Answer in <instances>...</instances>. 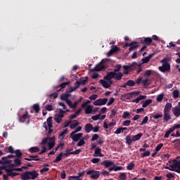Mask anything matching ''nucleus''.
I'll return each mask as SVG.
<instances>
[{"instance_id":"nucleus-1","label":"nucleus","mask_w":180,"mask_h":180,"mask_svg":"<svg viewBox=\"0 0 180 180\" xmlns=\"http://www.w3.org/2000/svg\"><path fill=\"white\" fill-rule=\"evenodd\" d=\"M165 168V169L174 171L177 174H180V160H174V164L170 165L169 167L166 166Z\"/></svg>"},{"instance_id":"nucleus-2","label":"nucleus","mask_w":180,"mask_h":180,"mask_svg":"<svg viewBox=\"0 0 180 180\" xmlns=\"http://www.w3.org/2000/svg\"><path fill=\"white\" fill-rule=\"evenodd\" d=\"M138 95H140V91H132V92H129V93H127L124 94H122L121 96V101H130V99H131V98H133V96H137Z\"/></svg>"},{"instance_id":"nucleus-3","label":"nucleus","mask_w":180,"mask_h":180,"mask_svg":"<svg viewBox=\"0 0 180 180\" xmlns=\"http://www.w3.org/2000/svg\"><path fill=\"white\" fill-rule=\"evenodd\" d=\"M86 175H89L91 179L94 180L99 179V176H101V172L95 169L86 170Z\"/></svg>"},{"instance_id":"nucleus-4","label":"nucleus","mask_w":180,"mask_h":180,"mask_svg":"<svg viewBox=\"0 0 180 180\" xmlns=\"http://www.w3.org/2000/svg\"><path fill=\"white\" fill-rule=\"evenodd\" d=\"M109 61H110V59H103L100 63L96 65L94 71H103V70H106V66L103 64H106V63H109Z\"/></svg>"},{"instance_id":"nucleus-5","label":"nucleus","mask_w":180,"mask_h":180,"mask_svg":"<svg viewBox=\"0 0 180 180\" xmlns=\"http://www.w3.org/2000/svg\"><path fill=\"white\" fill-rule=\"evenodd\" d=\"M136 84L137 85H140V84H142L143 86H148L150 85V80L148 79H143L142 77H138L136 79Z\"/></svg>"},{"instance_id":"nucleus-6","label":"nucleus","mask_w":180,"mask_h":180,"mask_svg":"<svg viewBox=\"0 0 180 180\" xmlns=\"http://www.w3.org/2000/svg\"><path fill=\"white\" fill-rule=\"evenodd\" d=\"M108 102V98H98L97 100H96L93 104L95 106H102L103 105H106V103Z\"/></svg>"},{"instance_id":"nucleus-7","label":"nucleus","mask_w":180,"mask_h":180,"mask_svg":"<svg viewBox=\"0 0 180 180\" xmlns=\"http://www.w3.org/2000/svg\"><path fill=\"white\" fill-rule=\"evenodd\" d=\"M161 72H169L171 71V65L169 64L162 65L159 67Z\"/></svg>"},{"instance_id":"nucleus-8","label":"nucleus","mask_w":180,"mask_h":180,"mask_svg":"<svg viewBox=\"0 0 180 180\" xmlns=\"http://www.w3.org/2000/svg\"><path fill=\"white\" fill-rule=\"evenodd\" d=\"M82 136H84V134L82 133L72 134V132L70 134V139H72V141H75V143H77V141H78L81 139V137H82Z\"/></svg>"},{"instance_id":"nucleus-9","label":"nucleus","mask_w":180,"mask_h":180,"mask_svg":"<svg viewBox=\"0 0 180 180\" xmlns=\"http://www.w3.org/2000/svg\"><path fill=\"white\" fill-rule=\"evenodd\" d=\"M173 115L175 117H179L180 116V101L178 103V105L172 108Z\"/></svg>"},{"instance_id":"nucleus-10","label":"nucleus","mask_w":180,"mask_h":180,"mask_svg":"<svg viewBox=\"0 0 180 180\" xmlns=\"http://www.w3.org/2000/svg\"><path fill=\"white\" fill-rule=\"evenodd\" d=\"M115 78V72H109L107 73L106 76L104 77V79L106 81H110V84H112V79Z\"/></svg>"},{"instance_id":"nucleus-11","label":"nucleus","mask_w":180,"mask_h":180,"mask_svg":"<svg viewBox=\"0 0 180 180\" xmlns=\"http://www.w3.org/2000/svg\"><path fill=\"white\" fill-rule=\"evenodd\" d=\"M18 117L20 122H24L26 120V119H30V115H29V112L25 111V113L24 115H20Z\"/></svg>"},{"instance_id":"nucleus-12","label":"nucleus","mask_w":180,"mask_h":180,"mask_svg":"<svg viewBox=\"0 0 180 180\" xmlns=\"http://www.w3.org/2000/svg\"><path fill=\"white\" fill-rule=\"evenodd\" d=\"M78 88H79V82L76 81L75 82V86H70L68 91L71 94L72 92H75V91L77 90Z\"/></svg>"},{"instance_id":"nucleus-13","label":"nucleus","mask_w":180,"mask_h":180,"mask_svg":"<svg viewBox=\"0 0 180 180\" xmlns=\"http://www.w3.org/2000/svg\"><path fill=\"white\" fill-rule=\"evenodd\" d=\"M141 44H146V46H150L153 43V39L151 37L144 38L143 40L141 41Z\"/></svg>"},{"instance_id":"nucleus-14","label":"nucleus","mask_w":180,"mask_h":180,"mask_svg":"<svg viewBox=\"0 0 180 180\" xmlns=\"http://www.w3.org/2000/svg\"><path fill=\"white\" fill-rule=\"evenodd\" d=\"M14 165H4L1 167V169L6 171V172H11V171H13L14 168Z\"/></svg>"},{"instance_id":"nucleus-15","label":"nucleus","mask_w":180,"mask_h":180,"mask_svg":"<svg viewBox=\"0 0 180 180\" xmlns=\"http://www.w3.org/2000/svg\"><path fill=\"white\" fill-rule=\"evenodd\" d=\"M28 174L31 178V179H36L37 176H39V173H37V171H28Z\"/></svg>"},{"instance_id":"nucleus-16","label":"nucleus","mask_w":180,"mask_h":180,"mask_svg":"<svg viewBox=\"0 0 180 180\" xmlns=\"http://www.w3.org/2000/svg\"><path fill=\"white\" fill-rule=\"evenodd\" d=\"M55 141H56L55 136L50 138L49 142L48 143L49 150H51V148H53V147H54V146L56 144Z\"/></svg>"},{"instance_id":"nucleus-17","label":"nucleus","mask_w":180,"mask_h":180,"mask_svg":"<svg viewBox=\"0 0 180 180\" xmlns=\"http://www.w3.org/2000/svg\"><path fill=\"white\" fill-rule=\"evenodd\" d=\"M118 50H119V47H117V46H115L112 49H110L108 52L107 56L108 57H110V56H112V54H115V53H117Z\"/></svg>"},{"instance_id":"nucleus-18","label":"nucleus","mask_w":180,"mask_h":180,"mask_svg":"<svg viewBox=\"0 0 180 180\" xmlns=\"http://www.w3.org/2000/svg\"><path fill=\"white\" fill-rule=\"evenodd\" d=\"M69 96H71V93L69 92L68 90V91H65V94H63L61 95L60 99H61V101H66L68 100V97H69Z\"/></svg>"},{"instance_id":"nucleus-19","label":"nucleus","mask_w":180,"mask_h":180,"mask_svg":"<svg viewBox=\"0 0 180 180\" xmlns=\"http://www.w3.org/2000/svg\"><path fill=\"white\" fill-rule=\"evenodd\" d=\"M85 174V170H84L82 172H78L77 175L78 176H69V180L72 179H79V178H81V176H83V175Z\"/></svg>"},{"instance_id":"nucleus-20","label":"nucleus","mask_w":180,"mask_h":180,"mask_svg":"<svg viewBox=\"0 0 180 180\" xmlns=\"http://www.w3.org/2000/svg\"><path fill=\"white\" fill-rule=\"evenodd\" d=\"M102 149L99 147L95 148L94 157H103L101 153Z\"/></svg>"},{"instance_id":"nucleus-21","label":"nucleus","mask_w":180,"mask_h":180,"mask_svg":"<svg viewBox=\"0 0 180 180\" xmlns=\"http://www.w3.org/2000/svg\"><path fill=\"white\" fill-rule=\"evenodd\" d=\"M123 78V73L119 72H114V79L116 81H120Z\"/></svg>"},{"instance_id":"nucleus-22","label":"nucleus","mask_w":180,"mask_h":180,"mask_svg":"<svg viewBox=\"0 0 180 180\" xmlns=\"http://www.w3.org/2000/svg\"><path fill=\"white\" fill-rule=\"evenodd\" d=\"M153 57H154V53L149 54L147 57L142 59V63L147 64V63H148V61H150Z\"/></svg>"},{"instance_id":"nucleus-23","label":"nucleus","mask_w":180,"mask_h":180,"mask_svg":"<svg viewBox=\"0 0 180 180\" xmlns=\"http://www.w3.org/2000/svg\"><path fill=\"white\" fill-rule=\"evenodd\" d=\"M22 180H30L31 177L29 174V171H27L21 174Z\"/></svg>"},{"instance_id":"nucleus-24","label":"nucleus","mask_w":180,"mask_h":180,"mask_svg":"<svg viewBox=\"0 0 180 180\" xmlns=\"http://www.w3.org/2000/svg\"><path fill=\"white\" fill-rule=\"evenodd\" d=\"M163 120L164 122H169V120H171V112H163Z\"/></svg>"},{"instance_id":"nucleus-25","label":"nucleus","mask_w":180,"mask_h":180,"mask_svg":"<svg viewBox=\"0 0 180 180\" xmlns=\"http://www.w3.org/2000/svg\"><path fill=\"white\" fill-rule=\"evenodd\" d=\"M101 165H103L105 168H109V167L113 165V162L110 160H104L101 162Z\"/></svg>"},{"instance_id":"nucleus-26","label":"nucleus","mask_w":180,"mask_h":180,"mask_svg":"<svg viewBox=\"0 0 180 180\" xmlns=\"http://www.w3.org/2000/svg\"><path fill=\"white\" fill-rule=\"evenodd\" d=\"M86 133H91L94 130V126L91 124H86L84 127Z\"/></svg>"},{"instance_id":"nucleus-27","label":"nucleus","mask_w":180,"mask_h":180,"mask_svg":"<svg viewBox=\"0 0 180 180\" xmlns=\"http://www.w3.org/2000/svg\"><path fill=\"white\" fill-rule=\"evenodd\" d=\"M123 68L124 70V74L126 75L129 74V71H131V70H133V65H124Z\"/></svg>"},{"instance_id":"nucleus-28","label":"nucleus","mask_w":180,"mask_h":180,"mask_svg":"<svg viewBox=\"0 0 180 180\" xmlns=\"http://www.w3.org/2000/svg\"><path fill=\"white\" fill-rule=\"evenodd\" d=\"M67 112H70V110L66 109V110H63V109L59 108V113L56 115V116L63 119L64 117V113H66Z\"/></svg>"},{"instance_id":"nucleus-29","label":"nucleus","mask_w":180,"mask_h":180,"mask_svg":"<svg viewBox=\"0 0 180 180\" xmlns=\"http://www.w3.org/2000/svg\"><path fill=\"white\" fill-rule=\"evenodd\" d=\"M28 151L31 153V154H35L36 153H39L40 151V148L37 146L31 147Z\"/></svg>"},{"instance_id":"nucleus-30","label":"nucleus","mask_w":180,"mask_h":180,"mask_svg":"<svg viewBox=\"0 0 180 180\" xmlns=\"http://www.w3.org/2000/svg\"><path fill=\"white\" fill-rule=\"evenodd\" d=\"M172 108V103H167L164 108L163 112H171V108Z\"/></svg>"},{"instance_id":"nucleus-31","label":"nucleus","mask_w":180,"mask_h":180,"mask_svg":"<svg viewBox=\"0 0 180 180\" xmlns=\"http://www.w3.org/2000/svg\"><path fill=\"white\" fill-rule=\"evenodd\" d=\"M100 83L103 86V88L108 89V88H110V86H111L110 84H109L107 81H105L103 79H101Z\"/></svg>"},{"instance_id":"nucleus-32","label":"nucleus","mask_w":180,"mask_h":180,"mask_svg":"<svg viewBox=\"0 0 180 180\" xmlns=\"http://www.w3.org/2000/svg\"><path fill=\"white\" fill-rule=\"evenodd\" d=\"M46 123L49 129H51V127H53V117H48L46 120Z\"/></svg>"},{"instance_id":"nucleus-33","label":"nucleus","mask_w":180,"mask_h":180,"mask_svg":"<svg viewBox=\"0 0 180 180\" xmlns=\"http://www.w3.org/2000/svg\"><path fill=\"white\" fill-rule=\"evenodd\" d=\"M63 152L60 153L58 156L56 158V160H53L54 164H57V162H60L63 158Z\"/></svg>"},{"instance_id":"nucleus-34","label":"nucleus","mask_w":180,"mask_h":180,"mask_svg":"<svg viewBox=\"0 0 180 180\" xmlns=\"http://www.w3.org/2000/svg\"><path fill=\"white\" fill-rule=\"evenodd\" d=\"M143 137V133H139L132 137L133 141H139Z\"/></svg>"},{"instance_id":"nucleus-35","label":"nucleus","mask_w":180,"mask_h":180,"mask_svg":"<svg viewBox=\"0 0 180 180\" xmlns=\"http://www.w3.org/2000/svg\"><path fill=\"white\" fill-rule=\"evenodd\" d=\"M92 107L91 105H86L85 108V113L86 115H91L93 112Z\"/></svg>"},{"instance_id":"nucleus-36","label":"nucleus","mask_w":180,"mask_h":180,"mask_svg":"<svg viewBox=\"0 0 180 180\" xmlns=\"http://www.w3.org/2000/svg\"><path fill=\"white\" fill-rule=\"evenodd\" d=\"M126 140V144H128V146H131V143H133V138L131 139V137L130 136H127L125 138Z\"/></svg>"},{"instance_id":"nucleus-37","label":"nucleus","mask_w":180,"mask_h":180,"mask_svg":"<svg viewBox=\"0 0 180 180\" xmlns=\"http://www.w3.org/2000/svg\"><path fill=\"white\" fill-rule=\"evenodd\" d=\"M32 108L34 110L35 113H39L40 112V105L37 103H35L32 105Z\"/></svg>"},{"instance_id":"nucleus-38","label":"nucleus","mask_w":180,"mask_h":180,"mask_svg":"<svg viewBox=\"0 0 180 180\" xmlns=\"http://www.w3.org/2000/svg\"><path fill=\"white\" fill-rule=\"evenodd\" d=\"M127 178V175L124 172H122L118 176V180H126Z\"/></svg>"},{"instance_id":"nucleus-39","label":"nucleus","mask_w":180,"mask_h":180,"mask_svg":"<svg viewBox=\"0 0 180 180\" xmlns=\"http://www.w3.org/2000/svg\"><path fill=\"white\" fill-rule=\"evenodd\" d=\"M151 102H153V100L151 99H148L145 101H143L142 103V107L143 108H147V106H148V105H150V103H151Z\"/></svg>"},{"instance_id":"nucleus-40","label":"nucleus","mask_w":180,"mask_h":180,"mask_svg":"<svg viewBox=\"0 0 180 180\" xmlns=\"http://www.w3.org/2000/svg\"><path fill=\"white\" fill-rule=\"evenodd\" d=\"M78 82H79V86L86 85V82H88V77H85L84 79H82Z\"/></svg>"},{"instance_id":"nucleus-41","label":"nucleus","mask_w":180,"mask_h":180,"mask_svg":"<svg viewBox=\"0 0 180 180\" xmlns=\"http://www.w3.org/2000/svg\"><path fill=\"white\" fill-rule=\"evenodd\" d=\"M79 125V122H78L77 120H74L73 123L70 125V129H75Z\"/></svg>"},{"instance_id":"nucleus-42","label":"nucleus","mask_w":180,"mask_h":180,"mask_svg":"<svg viewBox=\"0 0 180 180\" xmlns=\"http://www.w3.org/2000/svg\"><path fill=\"white\" fill-rule=\"evenodd\" d=\"M14 153L15 154V157H17V158H22V152L20 151V150L17 149L14 151Z\"/></svg>"},{"instance_id":"nucleus-43","label":"nucleus","mask_w":180,"mask_h":180,"mask_svg":"<svg viewBox=\"0 0 180 180\" xmlns=\"http://www.w3.org/2000/svg\"><path fill=\"white\" fill-rule=\"evenodd\" d=\"M48 98H51V99H56V98H58V93H52L48 96Z\"/></svg>"},{"instance_id":"nucleus-44","label":"nucleus","mask_w":180,"mask_h":180,"mask_svg":"<svg viewBox=\"0 0 180 180\" xmlns=\"http://www.w3.org/2000/svg\"><path fill=\"white\" fill-rule=\"evenodd\" d=\"M136 84H137L136 81L134 82V80H128L127 82V85L128 86H134L136 85Z\"/></svg>"},{"instance_id":"nucleus-45","label":"nucleus","mask_w":180,"mask_h":180,"mask_svg":"<svg viewBox=\"0 0 180 180\" xmlns=\"http://www.w3.org/2000/svg\"><path fill=\"white\" fill-rule=\"evenodd\" d=\"M22 164V161L18 158L14 160V167H19Z\"/></svg>"},{"instance_id":"nucleus-46","label":"nucleus","mask_w":180,"mask_h":180,"mask_svg":"<svg viewBox=\"0 0 180 180\" xmlns=\"http://www.w3.org/2000/svg\"><path fill=\"white\" fill-rule=\"evenodd\" d=\"M122 119H130V112L124 111L123 112Z\"/></svg>"},{"instance_id":"nucleus-47","label":"nucleus","mask_w":180,"mask_h":180,"mask_svg":"<svg viewBox=\"0 0 180 180\" xmlns=\"http://www.w3.org/2000/svg\"><path fill=\"white\" fill-rule=\"evenodd\" d=\"M71 151H72L71 149H68V148L66 149L65 153H63V157H68V155H72Z\"/></svg>"},{"instance_id":"nucleus-48","label":"nucleus","mask_w":180,"mask_h":180,"mask_svg":"<svg viewBox=\"0 0 180 180\" xmlns=\"http://www.w3.org/2000/svg\"><path fill=\"white\" fill-rule=\"evenodd\" d=\"M7 175L8 176H11V178H13V177H15V176H16L18 175H20V174L19 173H16V172H13V171H11V172H8L7 173Z\"/></svg>"},{"instance_id":"nucleus-49","label":"nucleus","mask_w":180,"mask_h":180,"mask_svg":"<svg viewBox=\"0 0 180 180\" xmlns=\"http://www.w3.org/2000/svg\"><path fill=\"white\" fill-rule=\"evenodd\" d=\"M84 144H85V139L82 138V139H80L79 141L77 146V147H82V146H84Z\"/></svg>"},{"instance_id":"nucleus-50","label":"nucleus","mask_w":180,"mask_h":180,"mask_svg":"<svg viewBox=\"0 0 180 180\" xmlns=\"http://www.w3.org/2000/svg\"><path fill=\"white\" fill-rule=\"evenodd\" d=\"M30 158H32V161H41V158H39V155H30Z\"/></svg>"},{"instance_id":"nucleus-51","label":"nucleus","mask_w":180,"mask_h":180,"mask_svg":"<svg viewBox=\"0 0 180 180\" xmlns=\"http://www.w3.org/2000/svg\"><path fill=\"white\" fill-rule=\"evenodd\" d=\"M148 122V117L146 116L142 120V122H141L140 126H144V124H147Z\"/></svg>"},{"instance_id":"nucleus-52","label":"nucleus","mask_w":180,"mask_h":180,"mask_svg":"<svg viewBox=\"0 0 180 180\" xmlns=\"http://www.w3.org/2000/svg\"><path fill=\"white\" fill-rule=\"evenodd\" d=\"M172 94H173V98H174V99H176V98H179V91L174 90Z\"/></svg>"},{"instance_id":"nucleus-53","label":"nucleus","mask_w":180,"mask_h":180,"mask_svg":"<svg viewBox=\"0 0 180 180\" xmlns=\"http://www.w3.org/2000/svg\"><path fill=\"white\" fill-rule=\"evenodd\" d=\"M135 167L134 163L133 162H130L127 166V169H128V171H131Z\"/></svg>"},{"instance_id":"nucleus-54","label":"nucleus","mask_w":180,"mask_h":180,"mask_svg":"<svg viewBox=\"0 0 180 180\" xmlns=\"http://www.w3.org/2000/svg\"><path fill=\"white\" fill-rule=\"evenodd\" d=\"M162 99H164V94H160L158 95V96L156 98L157 102H161L162 101Z\"/></svg>"},{"instance_id":"nucleus-55","label":"nucleus","mask_w":180,"mask_h":180,"mask_svg":"<svg viewBox=\"0 0 180 180\" xmlns=\"http://www.w3.org/2000/svg\"><path fill=\"white\" fill-rule=\"evenodd\" d=\"M54 120L56 122H57L58 124L63 122V118L58 117V115H56L54 117Z\"/></svg>"},{"instance_id":"nucleus-56","label":"nucleus","mask_w":180,"mask_h":180,"mask_svg":"<svg viewBox=\"0 0 180 180\" xmlns=\"http://www.w3.org/2000/svg\"><path fill=\"white\" fill-rule=\"evenodd\" d=\"M67 85H70V82H65L59 85V88H61V89H64Z\"/></svg>"},{"instance_id":"nucleus-57","label":"nucleus","mask_w":180,"mask_h":180,"mask_svg":"<svg viewBox=\"0 0 180 180\" xmlns=\"http://www.w3.org/2000/svg\"><path fill=\"white\" fill-rule=\"evenodd\" d=\"M168 61H169V58H164L160 63H162V65H165L167 64H169L168 63Z\"/></svg>"},{"instance_id":"nucleus-58","label":"nucleus","mask_w":180,"mask_h":180,"mask_svg":"<svg viewBox=\"0 0 180 180\" xmlns=\"http://www.w3.org/2000/svg\"><path fill=\"white\" fill-rule=\"evenodd\" d=\"M120 68H122V65L117 64L115 65V68L114 69V72H119L120 71Z\"/></svg>"},{"instance_id":"nucleus-59","label":"nucleus","mask_w":180,"mask_h":180,"mask_svg":"<svg viewBox=\"0 0 180 180\" xmlns=\"http://www.w3.org/2000/svg\"><path fill=\"white\" fill-rule=\"evenodd\" d=\"M45 109L48 110V112H51V110H54V107H53L52 105H46Z\"/></svg>"},{"instance_id":"nucleus-60","label":"nucleus","mask_w":180,"mask_h":180,"mask_svg":"<svg viewBox=\"0 0 180 180\" xmlns=\"http://www.w3.org/2000/svg\"><path fill=\"white\" fill-rule=\"evenodd\" d=\"M101 115H102L101 113H99L98 115H93L91 117L92 120H94V121L98 120V119H100Z\"/></svg>"},{"instance_id":"nucleus-61","label":"nucleus","mask_w":180,"mask_h":180,"mask_svg":"<svg viewBox=\"0 0 180 180\" xmlns=\"http://www.w3.org/2000/svg\"><path fill=\"white\" fill-rule=\"evenodd\" d=\"M154 72V71H153L152 70H147L145 72V75L146 77H150L151 75V74H153Z\"/></svg>"},{"instance_id":"nucleus-62","label":"nucleus","mask_w":180,"mask_h":180,"mask_svg":"<svg viewBox=\"0 0 180 180\" xmlns=\"http://www.w3.org/2000/svg\"><path fill=\"white\" fill-rule=\"evenodd\" d=\"M12 162V160H0V164L2 165H6V164H11Z\"/></svg>"},{"instance_id":"nucleus-63","label":"nucleus","mask_w":180,"mask_h":180,"mask_svg":"<svg viewBox=\"0 0 180 180\" xmlns=\"http://www.w3.org/2000/svg\"><path fill=\"white\" fill-rule=\"evenodd\" d=\"M98 139H99V135H98V134H95L93 135L91 141H96V140H98Z\"/></svg>"},{"instance_id":"nucleus-64","label":"nucleus","mask_w":180,"mask_h":180,"mask_svg":"<svg viewBox=\"0 0 180 180\" xmlns=\"http://www.w3.org/2000/svg\"><path fill=\"white\" fill-rule=\"evenodd\" d=\"M173 143H176V147H179L180 148V139H175L172 141Z\"/></svg>"}]
</instances>
